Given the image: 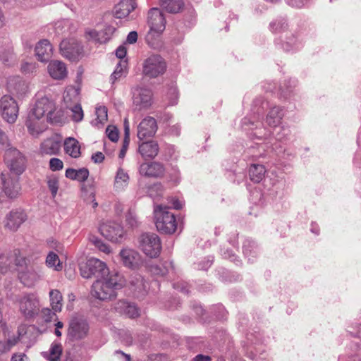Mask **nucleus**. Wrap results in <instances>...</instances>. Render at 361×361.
<instances>
[{
  "label": "nucleus",
  "mask_w": 361,
  "mask_h": 361,
  "mask_svg": "<svg viewBox=\"0 0 361 361\" xmlns=\"http://www.w3.org/2000/svg\"><path fill=\"white\" fill-rule=\"evenodd\" d=\"M126 284L123 276L118 271L103 279H97L92 286L91 295L100 300H111L116 297V290Z\"/></svg>",
  "instance_id": "f257e3e1"
},
{
  "label": "nucleus",
  "mask_w": 361,
  "mask_h": 361,
  "mask_svg": "<svg viewBox=\"0 0 361 361\" xmlns=\"http://www.w3.org/2000/svg\"><path fill=\"white\" fill-rule=\"evenodd\" d=\"M14 302L26 319L35 318L40 311L39 299L36 293H23L16 297Z\"/></svg>",
  "instance_id": "f03ea898"
},
{
  "label": "nucleus",
  "mask_w": 361,
  "mask_h": 361,
  "mask_svg": "<svg viewBox=\"0 0 361 361\" xmlns=\"http://www.w3.org/2000/svg\"><path fill=\"white\" fill-rule=\"evenodd\" d=\"M169 209V207L161 204L154 208L156 227L160 233L164 234H173L177 229L175 215Z\"/></svg>",
  "instance_id": "7ed1b4c3"
},
{
  "label": "nucleus",
  "mask_w": 361,
  "mask_h": 361,
  "mask_svg": "<svg viewBox=\"0 0 361 361\" xmlns=\"http://www.w3.org/2000/svg\"><path fill=\"white\" fill-rule=\"evenodd\" d=\"M80 271L81 276L85 279L94 276L101 279L111 274L105 262L94 257L88 259L85 263L81 264Z\"/></svg>",
  "instance_id": "20e7f679"
},
{
  "label": "nucleus",
  "mask_w": 361,
  "mask_h": 361,
  "mask_svg": "<svg viewBox=\"0 0 361 361\" xmlns=\"http://www.w3.org/2000/svg\"><path fill=\"white\" fill-rule=\"evenodd\" d=\"M165 59L159 54H152L142 63V74L149 78H156L163 75L166 71Z\"/></svg>",
  "instance_id": "39448f33"
},
{
  "label": "nucleus",
  "mask_w": 361,
  "mask_h": 361,
  "mask_svg": "<svg viewBox=\"0 0 361 361\" xmlns=\"http://www.w3.org/2000/svg\"><path fill=\"white\" fill-rule=\"evenodd\" d=\"M90 331V324L83 316L73 317L68 323V339L80 341L86 338Z\"/></svg>",
  "instance_id": "423d86ee"
},
{
  "label": "nucleus",
  "mask_w": 361,
  "mask_h": 361,
  "mask_svg": "<svg viewBox=\"0 0 361 361\" xmlns=\"http://www.w3.org/2000/svg\"><path fill=\"white\" fill-rule=\"evenodd\" d=\"M4 161L10 171L20 175L25 169V158L17 149L9 147L4 153Z\"/></svg>",
  "instance_id": "0eeeda50"
},
{
  "label": "nucleus",
  "mask_w": 361,
  "mask_h": 361,
  "mask_svg": "<svg viewBox=\"0 0 361 361\" xmlns=\"http://www.w3.org/2000/svg\"><path fill=\"white\" fill-rule=\"evenodd\" d=\"M139 243L140 247L146 255L150 257H156L159 255L161 245L160 239L157 234L143 233L139 238Z\"/></svg>",
  "instance_id": "6e6552de"
},
{
  "label": "nucleus",
  "mask_w": 361,
  "mask_h": 361,
  "mask_svg": "<svg viewBox=\"0 0 361 361\" xmlns=\"http://www.w3.org/2000/svg\"><path fill=\"white\" fill-rule=\"evenodd\" d=\"M59 48L61 54L69 61H78L82 56V47L75 39H63Z\"/></svg>",
  "instance_id": "1a4fd4ad"
},
{
  "label": "nucleus",
  "mask_w": 361,
  "mask_h": 361,
  "mask_svg": "<svg viewBox=\"0 0 361 361\" xmlns=\"http://www.w3.org/2000/svg\"><path fill=\"white\" fill-rule=\"evenodd\" d=\"M99 231L107 240L111 242H121L124 235V231L121 225L117 222L109 221L102 223Z\"/></svg>",
  "instance_id": "9d476101"
},
{
  "label": "nucleus",
  "mask_w": 361,
  "mask_h": 361,
  "mask_svg": "<svg viewBox=\"0 0 361 361\" xmlns=\"http://www.w3.org/2000/svg\"><path fill=\"white\" fill-rule=\"evenodd\" d=\"M0 109L3 118L9 123H13L18 117V107L11 96L4 95L0 99Z\"/></svg>",
  "instance_id": "9b49d317"
},
{
  "label": "nucleus",
  "mask_w": 361,
  "mask_h": 361,
  "mask_svg": "<svg viewBox=\"0 0 361 361\" xmlns=\"http://www.w3.org/2000/svg\"><path fill=\"white\" fill-rule=\"evenodd\" d=\"M2 190L5 195L10 200H14L21 195V185L18 178L6 177L5 174L1 175Z\"/></svg>",
  "instance_id": "f8f14e48"
},
{
  "label": "nucleus",
  "mask_w": 361,
  "mask_h": 361,
  "mask_svg": "<svg viewBox=\"0 0 361 361\" xmlns=\"http://www.w3.org/2000/svg\"><path fill=\"white\" fill-rule=\"evenodd\" d=\"M54 111V104L47 97H42L37 100L27 118L31 119L43 120L44 115L51 114Z\"/></svg>",
  "instance_id": "ddd939ff"
},
{
  "label": "nucleus",
  "mask_w": 361,
  "mask_h": 361,
  "mask_svg": "<svg viewBox=\"0 0 361 361\" xmlns=\"http://www.w3.org/2000/svg\"><path fill=\"white\" fill-rule=\"evenodd\" d=\"M27 220V214L21 209H14L5 216L4 227L13 232L16 231Z\"/></svg>",
  "instance_id": "4468645a"
},
{
  "label": "nucleus",
  "mask_w": 361,
  "mask_h": 361,
  "mask_svg": "<svg viewBox=\"0 0 361 361\" xmlns=\"http://www.w3.org/2000/svg\"><path fill=\"white\" fill-rule=\"evenodd\" d=\"M148 24L150 27V32L161 34L165 29L166 20L162 12L157 8L150 9L148 13Z\"/></svg>",
  "instance_id": "2eb2a0df"
},
{
  "label": "nucleus",
  "mask_w": 361,
  "mask_h": 361,
  "mask_svg": "<svg viewBox=\"0 0 361 361\" xmlns=\"http://www.w3.org/2000/svg\"><path fill=\"white\" fill-rule=\"evenodd\" d=\"M129 288L135 297L143 298L147 293L149 284L141 275L134 274L129 278Z\"/></svg>",
  "instance_id": "dca6fc26"
},
{
  "label": "nucleus",
  "mask_w": 361,
  "mask_h": 361,
  "mask_svg": "<svg viewBox=\"0 0 361 361\" xmlns=\"http://www.w3.org/2000/svg\"><path fill=\"white\" fill-rule=\"evenodd\" d=\"M152 92L147 88H137L133 94V104L139 109H147L153 102Z\"/></svg>",
  "instance_id": "f3484780"
},
{
  "label": "nucleus",
  "mask_w": 361,
  "mask_h": 361,
  "mask_svg": "<svg viewBox=\"0 0 361 361\" xmlns=\"http://www.w3.org/2000/svg\"><path fill=\"white\" fill-rule=\"evenodd\" d=\"M157 130L156 120L151 116L145 118L137 126V137L142 140L153 137Z\"/></svg>",
  "instance_id": "a211bd4d"
},
{
  "label": "nucleus",
  "mask_w": 361,
  "mask_h": 361,
  "mask_svg": "<svg viewBox=\"0 0 361 361\" xmlns=\"http://www.w3.org/2000/svg\"><path fill=\"white\" fill-rule=\"evenodd\" d=\"M50 77L56 80H64L68 75V69L65 63L59 60L51 61L47 66Z\"/></svg>",
  "instance_id": "6ab92c4d"
},
{
  "label": "nucleus",
  "mask_w": 361,
  "mask_h": 361,
  "mask_svg": "<svg viewBox=\"0 0 361 361\" xmlns=\"http://www.w3.org/2000/svg\"><path fill=\"white\" fill-rule=\"evenodd\" d=\"M123 264L130 269H135L140 262V256L137 252L131 249H123L119 253Z\"/></svg>",
  "instance_id": "aec40b11"
},
{
  "label": "nucleus",
  "mask_w": 361,
  "mask_h": 361,
  "mask_svg": "<svg viewBox=\"0 0 361 361\" xmlns=\"http://www.w3.org/2000/svg\"><path fill=\"white\" fill-rule=\"evenodd\" d=\"M140 175L147 177H159L164 174V168L157 162L143 163L140 166Z\"/></svg>",
  "instance_id": "412c9836"
},
{
  "label": "nucleus",
  "mask_w": 361,
  "mask_h": 361,
  "mask_svg": "<svg viewBox=\"0 0 361 361\" xmlns=\"http://www.w3.org/2000/svg\"><path fill=\"white\" fill-rule=\"evenodd\" d=\"M135 0H121L114 9V14L116 18L127 17L135 8Z\"/></svg>",
  "instance_id": "4be33fe9"
},
{
  "label": "nucleus",
  "mask_w": 361,
  "mask_h": 361,
  "mask_svg": "<svg viewBox=\"0 0 361 361\" xmlns=\"http://www.w3.org/2000/svg\"><path fill=\"white\" fill-rule=\"evenodd\" d=\"M35 54L39 61L47 62L51 57L52 46L47 39L39 41L35 47Z\"/></svg>",
  "instance_id": "5701e85b"
},
{
  "label": "nucleus",
  "mask_w": 361,
  "mask_h": 361,
  "mask_svg": "<svg viewBox=\"0 0 361 361\" xmlns=\"http://www.w3.org/2000/svg\"><path fill=\"white\" fill-rule=\"evenodd\" d=\"M115 31L116 28L114 26L107 25L103 30L100 32H97L96 30H90L86 33L90 37L91 39L100 44H102L107 42Z\"/></svg>",
  "instance_id": "b1692460"
},
{
  "label": "nucleus",
  "mask_w": 361,
  "mask_h": 361,
  "mask_svg": "<svg viewBox=\"0 0 361 361\" xmlns=\"http://www.w3.org/2000/svg\"><path fill=\"white\" fill-rule=\"evenodd\" d=\"M115 310L120 314H125L130 318H135L139 315L137 307L125 300H119L115 305Z\"/></svg>",
  "instance_id": "393cba45"
},
{
  "label": "nucleus",
  "mask_w": 361,
  "mask_h": 361,
  "mask_svg": "<svg viewBox=\"0 0 361 361\" xmlns=\"http://www.w3.org/2000/svg\"><path fill=\"white\" fill-rule=\"evenodd\" d=\"M139 152L145 159H153L159 152V145L154 141L143 142L139 145Z\"/></svg>",
  "instance_id": "a878e982"
},
{
  "label": "nucleus",
  "mask_w": 361,
  "mask_h": 361,
  "mask_svg": "<svg viewBox=\"0 0 361 361\" xmlns=\"http://www.w3.org/2000/svg\"><path fill=\"white\" fill-rule=\"evenodd\" d=\"M129 180L130 176L128 172L123 169L119 168L114 178V189L118 192L124 190L128 187Z\"/></svg>",
  "instance_id": "bb28decb"
},
{
  "label": "nucleus",
  "mask_w": 361,
  "mask_h": 361,
  "mask_svg": "<svg viewBox=\"0 0 361 361\" xmlns=\"http://www.w3.org/2000/svg\"><path fill=\"white\" fill-rule=\"evenodd\" d=\"M0 61L8 66L13 65L16 61L13 47L9 42L0 47Z\"/></svg>",
  "instance_id": "cd10ccee"
},
{
  "label": "nucleus",
  "mask_w": 361,
  "mask_h": 361,
  "mask_svg": "<svg viewBox=\"0 0 361 361\" xmlns=\"http://www.w3.org/2000/svg\"><path fill=\"white\" fill-rule=\"evenodd\" d=\"M64 150L71 157L78 158L80 155V145L74 137H69L64 141Z\"/></svg>",
  "instance_id": "c85d7f7f"
},
{
  "label": "nucleus",
  "mask_w": 361,
  "mask_h": 361,
  "mask_svg": "<svg viewBox=\"0 0 361 361\" xmlns=\"http://www.w3.org/2000/svg\"><path fill=\"white\" fill-rule=\"evenodd\" d=\"M63 101L66 107L79 103L80 89L73 86L68 87L63 94Z\"/></svg>",
  "instance_id": "c756f323"
},
{
  "label": "nucleus",
  "mask_w": 361,
  "mask_h": 361,
  "mask_svg": "<svg viewBox=\"0 0 361 361\" xmlns=\"http://www.w3.org/2000/svg\"><path fill=\"white\" fill-rule=\"evenodd\" d=\"M61 148V144L54 138H49L44 140L41 145V152L44 154H56Z\"/></svg>",
  "instance_id": "7c9ffc66"
},
{
  "label": "nucleus",
  "mask_w": 361,
  "mask_h": 361,
  "mask_svg": "<svg viewBox=\"0 0 361 361\" xmlns=\"http://www.w3.org/2000/svg\"><path fill=\"white\" fill-rule=\"evenodd\" d=\"M26 126L29 133L32 136H37L46 128V125L44 120L40 119L38 121V119H31L30 118H27L26 121Z\"/></svg>",
  "instance_id": "2f4dec72"
},
{
  "label": "nucleus",
  "mask_w": 361,
  "mask_h": 361,
  "mask_svg": "<svg viewBox=\"0 0 361 361\" xmlns=\"http://www.w3.org/2000/svg\"><path fill=\"white\" fill-rule=\"evenodd\" d=\"M61 353V345L54 343L51 345L48 351L42 353V355L47 361H59Z\"/></svg>",
  "instance_id": "473e14b6"
},
{
  "label": "nucleus",
  "mask_w": 361,
  "mask_h": 361,
  "mask_svg": "<svg viewBox=\"0 0 361 361\" xmlns=\"http://www.w3.org/2000/svg\"><path fill=\"white\" fill-rule=\"evenodd\" d=\"M161 6L169 13H177L184 6L183 0H160Z\"/></svg>",
  "instance_id": "72a5a7b5"
},
{
  "label": "nucleus",
  "mask_w": 361,
  "mask_h": 361,
  "mask_svg": "<svg viewBox=\"0 0 361 361\" xmlns=\"http://www.w3.org/2000/svg\"><path fill=\"white\" fill-rule=\"evenodd\" d=\"M265 168L261 164H252L250 167V178L255 183H259L264 177Z\"/></svg>",
  "instance_id": "f704fd0d"
},
{
  "label": "nucleus",
  "mask_w": 361,
  "mask_h": 361,
  "mask_svg": "<svg viewBox=\"0 0 361 361\" xmlns=\"http://www.w3.org/2000/svg\"><path fill=\"white\" fill-rule=\"evenodd\" d=\"M282 116V109L280 107L274 106L269 111L266 121L269 126L276 127L280 123Z\"/></svg>",
  "instance_id": "c9c22d12"
},
{
  "label": "nucleus",
  "mask_w": 361,
  "mask_h": 361,
  "mask_svg": "<svg viewBox=\"0 0 361 361\" xmlns=\"http://www.w3.org/2000/svg\"><path fill=\"white\" fill-rule=\"evenodd\" d=\"M170 269H173V266L171 262H169L149 266V271L154 275L165 276L169 272Z\"/></svg>",
  "instance_id": "e433bc0d"
},
{
  "label": "nucleus",
  "mask_w": 361,
  "mask_h": 361,
  "mask_svg": "<svg viewBox=\"0 0 361 361\" xmlns=\"http://www.w3.org/2000/svg\"><path fill=\"white\" fill-rule=\"evenodd\" d=\"M51 305L54 312H60L62 308V295L58 290L49 292Z\"/></svg>",
  "instance_id": "4c0bfd02"
},
{
  "label": "nucleus",
  "mask_w": 361,
  "mask_h": 361,
  "mask_svg": "<svg viewBox=\"0 0 361 361\" xmlns=\"http://www.w3.org/2000/svg\"><path fill=\"white\" fill-rule=\"evenodd\" d=\"M127 62L126 61H120L114 71L110 76V80L114 84L117 80L125 75L126 73Z\"/></svg>",
  "instance_id": "58836bf2"
},
{
  "label": "nucleus",
  "mask_w": 361,
  "mask_h": 361,
  "mask_svg": "<svg viewBox=\"0 0 361 361\" xmlns=\"http://www.w3.org/2000/svg\"><path fill=\"white\" fill-rule=\"evenodd\" d=\"M88 239L89 241L99 251L103 252L105 254H109L111 252V247L97 236L94 235H90Z\"/></svg>",
  "instance_id": "ea45409f"
},
{
  "label": "nucleus",
  "mask_w": 361,
  "mask_h": 361,
  "mask_svg": "<svg viewBox=\"0 0 361 361\" xmlns=\"http://www.w3.org/2000/svg\"><path fill=\"white\" fill-rule=\"evenodd\" d=\"M46 264L50 268H54L56 271L62 269V264L60 262L59 257L54 252H50L47 257Z\"/></svg>",
  "instance_id": "a19ab883"
},
{
  "label": "nucleus",
  "mask_w": 361,
  "mask_h": 361,
  "mask_svg": "<svg viewBox=\"0 0 361 361\" xmlns=\"http://www.w3.org/2000/svg\"><path fill=\"white\" fill-rule=\"evenodd\" d=\"M21 282L26 286H32L36 281L38 279V276L33 271L28 270L26 272L22 273L20 276Z\"/></svg>",
  "instance_id": "79ce46f5"
},
{
  "label": "nucleus",
  "mask_w": 361,
  "mask_h": 361,
  "mask_svg": "<svg viewBox=\"0 0 361 361\" xmlns=\"http://www.w3.org/2000/svg\"><path fill=\"white\" fill-rule=\"evenodd\" d=\"M67 108L69 109L72 112L71 117L73 121L75 122H80L82 120L84 114L82 106L79 103L71 106H68Z\"/></svg>",
  "instance_id": "37998d69"
},
{
  "label": "nucleus",
  "mask_w": 361,
  "mask_h": 361,
  "mask_svg": "<svg viewBox=\"0 0 361 361\" xmlns=\"http://www.w3.org/2000/svg\"><path fill=\"white\" fill-rule=\"evenodd\" d=\"M287 27V24L284 19H278L270 23V29L273 32H280L284 31Z\"/></svg>",
  "instance_id": "c03bdc74"
},
{
  "label": "nucleus",
  "mask_w": 361,
  "mask_h": 361,
  "mask_svg": "<svg viewBox=\"0 0 361 361\" xmlns=\"http://www.w3.org/2000/svg\"><path fill=\"white\" fill-rule=\"evenodd\" d=\"M11 258L17 267H23L26 264V259L19 250H13Z\"/></svg>",
  "instance_id": "a18cd8bd"
},
{
  "label": "nucleus",
  "mask_w": 361,
  "mask_h": 361,
  "mask_svg": "<svg viewBox=\"0 0 361 361\" xmlns=\"http://www.w3.org/2000/svg\"><path fill=\"white\" fill-rule=\"evenodd\" d=\"M47 185L53 197L57 194L59 189V179L55 176H51L47 178Z\"/></svg>",
  "instance_id": "49530a36"
},
{
  "label": "nucleus",
  "mask_w": 361,
  "mask_h": 361,
  "mask_svg": "<svg viewBox=\"0 0 361 361\" xmlns=\"http://www.w3.org/2000/svg\"><path fill=\"white\" fill-rule=\"evenodd\" d=\"M16 340H11L9 337L6 339L0 340V353H4L11 350V348L16 344Z\"/></svg>",
  "instance_id": "de8ad7c7"
},
{
  "label": "nucleus",
  "mask_w": 361,
  "mask_h": 361,
  "mask_svg": "<svg viewBox=\"0 0 361 361\" xmlns=\"http://www.w3.org/2000/svg\"><path fill=\"white\" fill-rule=\"evenodd\" d=\"M37 68L35 62H24L21 65V71L25 74H32L36 72Z\"/></svg>",
  "instance_id": "09e8293b"
},
{
  "label": "nucleus",
  "mask_w": 361,
  "mask_h": 361,
  "mask_svg": "<svg viewBox=\"0 0 361 361\" xmlns=\"http://www.w3.org/2000/svg\"><path fill=\"white\" fill-rule=\"evenodd\" d=\"M162 191H163L162 185L160 183H157V184L153 185L149 188V194L152 198L155 199L158 196H161L162 195Z\"/></svg>",
  "instance_id": "8fccbe9b"
},
{
  "label": "nucleus",
  "mask_w": 361,
  "mask_h": 361,
  "mask_svg": "<svg viewBox=\"0 0 361 361\" xmlns=\"http://www.w3.org/2000/svg\"><path fill=\"white\" fill-rule=\"evenodd\" d=\"M107 137L112 142H116L118 139V131L115 126H109L106 130Z\"/></svg>",
  "instance_id": "3c124183"
},
{
  "label": "nucleus",
  "mask_w": 361,
  "mask_h": 361,
  "mask_svg": "<svg viewBox=\"0 0 361 361\" xmlns=\"http://www.w3.org/2000/svg\"><path fill=\"white\" fill-rule=\"evenodd\" d=\"M96 114L99 123H104L107 120V109L105 106H99L97 108Z\"/></svg>",
  "instance_id": "603ef678"
},
{
  "label": "nucleus",
  "mask_w": 361,
  "mask_h": 361,
  "mask_svg": "<svg viewBox=\"0 0 361 361\" xmlns=\"http://www.w3.org/2000/svg\"><path fill=\"white\" fill-rule=\"evenodd\" d=\"M49 167L51 171H56L63 169V161L58 158H51L49 161Z\"/></svg>",
  "instance_id": "864d4df0"
},
{
  "label": "nucleus",
  "mask_w": 361,
  "mask_h": 361,
  "mask_svg": "<svg viewBox=\"0 0 361 361\" xmlns=\"http://www.w3.org/2000/svg\"><path fill=\"white\" fill-rule=\"evenodd\" d=\"M89 176V171L85 168L76 170V180L80 182L85 181Z\"/></svg>",
  "instance_id": "5fc2aeb1"
},
{
  "label": "nucleus",
  "mask_w": 361,
  "mask_h": 361,
  "mask_svg": "<svg viewBox=\"0 0 361 361\" xmlns=\"http://www.w3.org/2000/svg\"><path fill=\"white\" fill-rule=\"evenodd\" d=\"M8 329L6 326V324L3 321L2 317H0V340L6 339L8 338Z\"/></svg>",
  "instance_id": "6e6d98bb"
},
{
  "label": "nucleus",
  "mask_w": 361,
  "mask_h": 361,
  "mask_svg": "<svg viewBox=\"0 0 361 361\" xmlns=\"http://www.w3.org/2000/svg\"><path fill=\"white\" fill-rule=\"evenodd\" d=\"M114 357L118 361H131L130 355L121 350H116L114 353Z\"/></svg>",
  "instance_id": "4d7b16f0"
},
{
  "label": "nucleus",
  "mask_w": 361,
  "mask_h": 361,
  "mask_svg": "<svg viewBox=\"0 0 361 361\" xmlns=\"http://www.w3.org/2000/svg\"><path fill=\"white\" fill-rule=\"evenodd\" d=\"M129 143H130V137H126V136H124V138H123V146H122V148L119 152V158L121 159H123L126 154V152H127V149H128V147L129 146Z\"/></svg>",
  "instance_id": "13d9d810"
},
{
  "label": "nucleus",
  "mask_w": 361,
  "mask_h": 361,
  "mask_svg": "<svg viewBox=\"0 0 361 361\" xmlns=\"http://www.w3.org/2000/svg\"><path fill=\"white\" fill-rule=\"evenodd\" d=\"M15 80L16 81V85L13 87V91L18 93L24 90L25 87V82L18 78H16Z\"/></svg>",
  "instance_id": "bf43d9fd"
},
{
  "label": "nucleus",
  "mask_w": 361,
  "mask_h": 361,
  "mask_svg": "<svg viewBox=\"0 0 361 361\" xmlns=\"http://www.w3.org/2000/svg\"><path fill=\"white\" fill-rule=\"evenodd\" d=\"M148 359L149 361H168V357L164 354H152Z\"/></svg>",
  "instance_id": "052dcab7"
},
{
  "label": "nucleus",
  "mask_w": 361,
  "mask_h": 361,
  "mask_svg": "<svg viewBox=\"0 0 361 361\" xmlns=\"http://www.w3.org/2000/svg\"><path fill=\"white\" fill-rule=\"evenodd\" d=\"M0 146L2 147H8L10 146L7 135L0 129Z\"/></svg>",
  "instance_id": "680f3d73"
},
{
  "label": "nucleus",
  "mask_w": 361,
  "mask_h": 361,
  "mask_svg": "<svg viewBox=\"0 0 361 361\" xmlns=\"http://www.w3.org/2000/svg\"><path fill=\"white\" fill-rule=\"evenodd\" d=\"M126 221L131 227H135L137 226V220L136 216L130 213L126 216Z\"/></svg>",
  "instance_id": "e2e57ef3"
},
{
  "label": "nucleus",
  "mask_w": 361,
  "mask_h": 361,
  "mask_svg": "<svg viewBox=\"0 0 361 361\" xmlns=\"http://www.w3.org/2000/svg\"><path fill=\"white\" fill-rule=\"evenodd\" d=\"M306 0H286V2L292 7H302Z\"/></svg>",
  "instance_id": "0e129e2a"
},
{
  "label": "nucleus",
  "mask_w": 361,
  "mask_h": 361,
  "mask_svg": "<svg viewBox=\"0 0 361 361\" xmlns=\"http://www.w3.org/2000/svg\"><path fill=\"white\" fill-rule=\"evenodd\" d=\"M27 357L25 353H19L13 355L11 361H27Z\"/></svg>",
  "instance_id": "69168bd1"
},
{
  "label": "nucleus",
  "mask_w": 361,
  "mask_h": 361,
  "mask_svg": "<svg viewBox=\"0 0 361 361\" xmlns=\"http://www.w3.org/2000/svg\"><path fill=\"white\" fill-rule=\"evenodd\" d=\"M137 33L135 31H131L127 36L126 42L128 44H134L137 42Z\"/></svg>",
  "instance_id": "338daca9"
},
{
  "label": "nucleus",
  "mask_w": 361,
  "mask_h": 361,
  "mask_svg": "<svg viewBox=\"0 0 361 361\" xmlns=\"http://www.w3.org/2000/svg\"><path fill=\"white\" fill-rule=\"evenodd\" d=\"M126 48L123 46L118 47L116 51V56L120 59H123L126 56Z\"/></svg>",
  "instance_id": "774afa93"
}]
</instances>
